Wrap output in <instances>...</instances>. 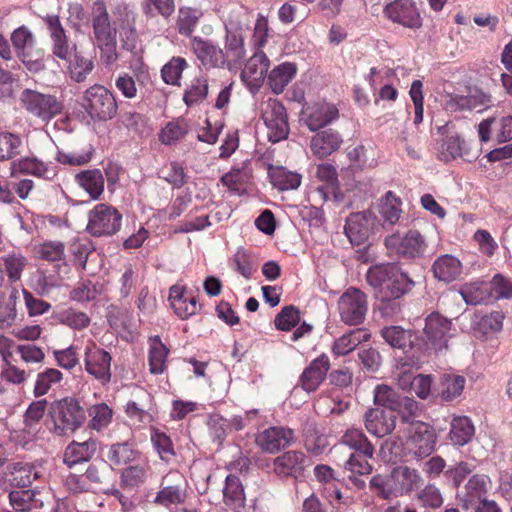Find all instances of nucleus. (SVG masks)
<instances>
[{
	"label": "nucleus",
	"mask_w": 512,
	"mask_h": 512,
	"mask_svg": "<svg viewBox=\"0 0 512 512\" xmlns=\"http://www.w3.org/2000/svg\"><path fill=\"white\" fill-rule=\"evenodd\" d=\"M93 33L95 43L101 52V60L111 65L118 59L117 31L123 41V48L133 50L135 48L136 32L131 27L128 15H122L120 12L113 13V18L109 16L103 2L95 3L94 15L92 19Z\"/></svg>",
	"instance_id": "1"
},
{
	"label": "nucleus",
	"mask_w": 512,
	"mask_h": 512,
	"mask_svg": "<svg viewBox=\"0 0 512 512\" xmlns=\"http://www.w3.org/2000/svg\"><path fill=\"white\" fill-rule=\"evenodd\" d=\"M367 282L378 293L382 305L380 310L385 316L393 315L399 308L396 300L404 295L413 285L406 273L393 263L372 266L367 271Z\"/></svg>",
	"instance_id": "2"
},
{
	"label": "nucleus",
	"mask_w": 512,
	"mask_h": 512,
	"mask_svg": "<svg viewBox=\"0 0 512 512\" xmlns=\"http://www.w3.org/2000/svg\"><path fill=\"white\" fill-rule=\"evenodd\" d=\"M247 25V13L242 9L232 10L224 21L226 34L223 52L230 71L240 68L246 57L244 32Z\"/></svg>",
	"instance_id": "3"
},
{
	"label": "nucleus",
	"mask_w": 512,
	"mask_h": 512,
	"mask_svg": "<svg viewBox=\"0 0 512 512\" xmlns=\"http://www.w3.org/2000/svg\"><path fill=\"white\" fill-rule=\"evenodd\" d=\"M53 423L52 432L58 436L75 433L86 422V411L73 397L53 401L48 408Z\"/></svg>",
	"instance_id": "4"
},
{
	"label": "nucleus",
	"mask_w": 512,
	"mask_h": 512,
	"mask_svg": "<svg viewBox=\"0 0 512 512\" xmlns=\"http://www.w3.org/2000/svg\"><path fill=\"white\" fill-rule=\"evenodd\" d=\"M20 102L25 111L43 123L50 122L62 113L63 103L55 95L25 89L20 95Z\"/></svg>",
	"instance_id": "5"
},
{
	"label": "nucleus",
	"mask_w": 512,
	"mask_h": 512,
	"mask_svg": "<svg viewBox=\"0 0 512 512\" xmlns=\"http://www.w3.org/2000/svg\"><path fill=\"white\" fill-rule=\"evenodd\" d=\"M122 225V214L113 206L105 203L95 205L88 213L86 230L95 237L112 236Z\"/></svg>",
	"instance_id": "6"
},
{
	"label": "nucleus",
	"mask_w": 512,
	"mask_h": 512,
	"mask_svg": "<svg viewBox=\"0 0 512 512\" xmlns=\"http://www.w3.org/2000/svg\"><path fill=\"white\" fill-rule=\"evenodd\" d=\"M437 434L435 429L427 423L411 422L408 428L406 449L416 460L429 457L435 450Z\"/></svg>",
	"instance_id": "7"
},
{
	"label": "nucleus",
	"mask_w": 512,
	"mask_h": 512,
	"mask_svg": "<svg viewBox=\"0 0 512 512\" xmlns=\"http://www.w3.org/2000/svg\"><path fill=\"white\" fill-rule=\"evenodd\" d=\"M83 107L93 119L109 120L117 112L113 94L102 85H94L84 93Z\"/></svg>",
	"instance_id": "8"
},
{
	"label": "nucleus",
	"mask_w": 512,
	"mask_h": 512,
	"mask_svg": "<svg viewBox=\"0 0 512 512\" xmlns=\"http://www.w3.org/2000/svg\"><path fill=\"white\" fill-rule=\"evenodd\" d=\"M368 304L366 295L356 288L347 289L338 300V312L341 320L350 326L364 322Z\"/></svg>",
	"instance_id": "9"
},
{
	"label": "nucleus",
	"mask_w": 512,
	"mask_h": 512,
	"mask_svg": "<svg viewBox=\"0 0 512 512\" xmlns=\"http://www.w3.org/2000/svg\"><path fill=\"white\" fill-rule=\"evenodd\" d=\"M262 119L270 142L277 143L288 137L289 124L285 107L276 99H269L262 110Z\"/></svg>",
	"instance_id": "10"
},
{
	"label": "nucleus",
	"mask_w": 512,
	"mask_h": 512,
	"mask_svg": "<svg viewBox=\"0 0 512 512\" xmlns=\"http://www.w3.org/2000/svg\"><path fill=\"white\" fill-rule=\"evenodd\" d=\"M452 322L437 312L431 313L425 319L423 333L426 346L434 351H442L448 346L452 337Z\"/></svg>",
	"instance_id": "11"
},
{
	"label": "nucleus",
	"mask_w": 512,
	"mask_h": 512,
	"mask_svg": "<svg viewBox=\"0 0 512 512\" xmlns=\"http://www.w3.org/2000/svg\"><path fill=\"white\" fill-rule=\"evenodd\" d=\"M386 247L405 258L422 257L427 249L424 237L416 230H410L404 236L392 234L385 239Z\"/></svg>",
	"instance_id": "12"
},
{
	"label": "nucleus",
	"mask_w": 512,
	"mask_h": 512,
	"mask_svg": "<svg viewBox=\"0 0 512 512\" xmlns=\"http://www.w3.org/2000/svg\"><path fill=\"white\" fill-rule=\"evenodd\" d=\"M339 111L334 104L319 102L305 107L300 121L311 131L316 132L336 121Z\"/></svg>",
	"instance_id": "13"
},
{
	"label": "nucleus",
	"mask_w": 512,
	"mask_h": 512,
	"mask_svg": "<svg viewBox=\"0 0 512 512\" xmlns=\"http://www.w3.org/2000/svg\"><path fill=\"white\" fill-rule=\"evenodd\" d=\"M182 475L175 471L163 476L160 490L157 492L153 503L159 506L170 508L184 503L186 499V491L179 482Z\"/></svg>",
	"instance_id": "14"
},
{
	"label": "nucleus",
	"mask_w": 512,
	"mask_h": 512,
	"mask_svg": "<svg viewBox=\"0 0 512 512\" xmlns=\"http://www.w3.org/2000/svg\"><path fill=\"white\" fill-rule=\"evenodd\" d=\"M111 356L95 344L86 346L84 353L85 370L102 383L111 379Z\"/></svg>",
	"instance_id": "15"
},
{
	"label": "nucleus",
	"mask_w": 512,
	"mask_h": 512,
	"mask_svg": "<svg viewBox=\"0 0 512 512\" xmlns=\"http://www.w3.org/2000/svg\"><path fill=\"white\" fill-rule=\"evenodd\" d=\"M269 59L262 50L255 51L245 64L240 77L248 89L255 93L262 85L268 71Z\"/></svg>",
	"instance_id": "16"
},
{
	"label": "nucleus",
	"mask_w": 512,
	"mask_h": 512,
	"mask_svg": "<svg viewBox=\"0 0 512 512\" xmlns=\"http://www.w3.org/2000/svg\"><path fill=\"white\" fill-rule=\"evenodd\" d=\"M293 438L294 434L291 429L273 426L258 433L255 442L262 451L274 454L289 446Z\"/></svg>",
	"instance_id": "17"
},
{
	"label": "nucleus",
	"mask_w": 512,
	"mask_h": 512,
	"mask_svg": "<svg viewBox=\"0 0 512 512\" xmlns=\"http://www.w3.org/2000/svg\"><path fill=\"white\" fill-rule=\"evenodd\" d=\"M423 479L420 472L409 466L395 467L390 474V482H392V490L390 494L395 497L406 495L418 488Z\"/></svg>",
	"instance_id": "18"
},
{
	"label": "nucleus",
	"mask_w": 512,
	"mask_h": 512,
	"mask_svg": "<svg viewBox=\"0 0 512 512\" xmlns=\"http://www.w3.org/2000/svg\"><path fill=\"white\" fill-rule=\"evenodd\" d=\"M385 15L393 22L405 27L418 28L421 26V17L412 0H395L384 9Z\"/></svg>",
	"instance_id": "19"
},
{
	"label": "nucleus",
	"mask_w": 512,
	"mask_h": 512,
	"mask_svg": "<svg viewBox=\"0 0 512 512\" xmlns=\"http://www.w3.org/2000/svg\"><path fill=\"white\" fill-rule=\"evenodd\" d=\"M191 46L194 54L203 66L216 68L226 65L223 49L214 42L195 36L191 40Z\"/></svg>",
	"instance_id": "20"
},
{
	"label": "nucleus",
	"mask_w": 512,
	"mask_h": 512,
	"mask_svg": "<svg viewBox=\"0 0 512 512\" xmlns=\"http://www.w3.org/2000/svg\"><path fill=\"white\" fill-rule=\"evenodd\" d=\"M396 426V415L394 410L370 409L365 414V427L367 431L376 436L384 437L390 434Z\"/></svg>",
	"instance_id": "21"
},
{
	"label": "nucleus",
	"mask_w": 512,
	"mask_h": 512,
	"mask_svg": "<svg viewBox=\"0 0 512 512\" xmlns=\"http://www.w3.org/2000/svg\"><path fill=\"white\" fill-rule=\"evenodd\" d=\"M373 218L370 212L352 213L346 220L345 234L353 245L362 244L369 235Z\"/></svg>",
	"instance_id": "22"
},
{
	"label": "nucleus",
	"mask_w": 512,
	"mask_h": 512,
	"mask_svg": "<svg viewBox=\"0 0 512 512\" xmlns=\"http://www.w3.org/2000/svg\"><path fill=\"white\" fill-rule=\"evenodd\" d=\"M329 367L330 362L327 355L321 354L314 359L300 376L299 382L302 388L307 392L315 391L325 379Z\"/></svg>",
	"instance_id": "23"
},
{
	"label": "nucleus",
	"mask_w": 512,
	"mask_h": 512,
	"mask_svg": "<svg viewBox=\"0 0 512 512\" xmlns=\"http://www.w3.org/2000/svg\"><path fill=\"white\" fill-rule=\"evenodd\" d=\"M342 143L343 139L338 131L326 129L311 138L310 149L317 158L322 159L337 151Z\"/></svg>",
	"instance_id": "24"
},
{
	"label": "nucleus",
	"mask_w": 512,
	"mask_h": 512,
	"mask_svg": "<svg viewBox=\"0 0 512 512\" xmlns=\"http://www.w3.org/2000/svg\"><path fill=\"white\" fill-rule=\"evenodd\" d=\"M20 172L24 174H31L36 177L44 179H53L56 174V167L50 164H46L34 157H24L11 163L12 175Z\"/></svg>",
	"instance_id": "25"
},
{
	"label": "nucleus",
	"mask_w": 512,
	"mask_h": 512,
	"mask_svg": "<svg viewBox=\"0 0 512 512\" xmlns=\"http://www.w3.org/2000/svg\"><path fill=\"white\" fill-rule=\"evenodd\" d=\"M305 466V456L302 452L288 451L274 460V472L283 477L300 473Z\"/></svg>",
	"instance_id": "26"
},
{
	"label": "nucleus",
	"mask_w": 512,
	"mask_h": 512,
	"mask_svg": "<svg viewBox=\"0 0 512 512\" xmlns=\"http://www.w3.org/2000/svg\"><path fill=\"white\" fill-rule=\"evenodd\" d=\"M297 73V66L292 62H284L274 67L268 74V85L275 94H280L292 81Z\"/></svg>",
	"instance_id": "27"
},
{
	"label": "nucleus",
	"mask_w": 512,
	"mask_h": 512,
	"mask_svg": "<svg viewBox=\"0 0 512 512\" xmlns=\"http://www.w3.org/2000/svg\"><path fill=\"white\" fill-rule=\"evenodd\" d=\"M75 181L93 200L99 199L104 191V177L99 169L81 171L75 175Z\"/></svg>",
	"instance_id": "28"
},
{
	"label": "nucleus",
	"mask_w": 512,
	"mask_h": 512,
	"mask_svg": "<svg viewBox=\"0 0 512 512\" xmlns=\"http://www.w3.org/2000/svg\"><path fill=\"white\" fill-rule=\"evenodd\" d=\"M96 451V442L87 440L84 442H72L65 450L64 463L72 467L78 463L89 461Z\"/></svg>",
	"instance_id": "29"
},
{
	"label": "nucleus",
	"mask_w": 512,
	"mask_h": 512,
	"mask_svg": "<svg viewBox=\"0 0 512 512\" xmlns=\"http://www.w3.org/2000/svg\"><path fill=\"white\" fill-rule=\"evenodd\" d=\"M370 334L364 329H353L337 338L332 346L336 356H345L352 352L359 344L368 341Z\"/></svg>",
	"instance_id": "30"
},
{
	"label": "nucleus",
	"mask_w": 512,
	"mask_h": 512,
	"mask_svg": "<svg viewBox=\"0 0 512 512\" xmlns=\"http://www.w3.org/2000/svg\"><path fill=\"white\" fill-rule=\"evenodd\" d=\"M28 264V259L19 251H11L0 257V268L10 282L19 281Z\"/></svg>",
	"instance_id": "31"
},
{
	"label": "nucleus",
	"mask_w": 512,
	"mask_h": 512,
	"mask_svg": "<svg viewBox=\"0 0 512 512\" xmlns=\"http://www.w3.org/2000/svg\"><path fill=\"white\" fill-rule=\"evenodd\" d=\"M432 269L438 280L451 282L461 274L462 265L456 257L446 254L435 260Z\"/></svg>",
	"instance_id": "32"
},
{
	"label": "nucleus",
	"mask_w": 512,
	"mask_h": 512,
	"mask_svg": "<svg viewBox=\"0 0 512 512\" xmlns=\"http://www.w3.org/2000/svg\"><path fill=\"white\" fill-rule=\"evenodd\" d=\"M449 437L457 446L466 445L474 436L475 428L471 419L467 416H456L450 424Z\"/></svg>",
	"instance_id": "33"
},
{
	"label": "nucleus",
	"mask_w": 512,
	"mask_h": 512,
	"mask_svg": "<svg viewBox=\"0 0 512 512\" xmlns=\"http://www.w3.org/2000/svg\"><path fill=\"white\" fill-rule=\"evenodd\" d=\"M53 40V53L61 59H68L70 48L58 16H48L46 20Z\"/></svg>",
	"instance_id": "34"
},
{
	"label": "nucleus",
	"mask_w": 512,
	"mask_h": 512,
	"mask_svg": "<svg viewBox=\"0 0 512 512\" xmlns=\"http://www.w3.org/2000/svg\"><path fill=\"white\" fill-rule=\"evenodd\" d=\"M340 442L350 449L355 450V452H361L367 456H374L375 449L361 429H347L342 435Z\"/></svg>",
	"instance_id": "35"
},
{
	"label": "nucleus",
	"mask_w": 512,
	"mask_h": 512,
	"mask_svg": "<svg viewBox=\"0 0 512 512\" xmlns=\"http://www.w3.org/2000/svg\"><path fill=\"white\" fill-rule=\"evenodd\" d=\"M202 16L203 12L201 9L180 7L176 20V29L178 33L187 37L191 36Z\"/></svg>",
	"instance_id": "36"
},
{
	"label": "nucleus",
	"mask_w": 512,
	"mask_h": 512,
	"mask_svg": "<svg viewBox=\"0 0 512 512\" xmlns=\"http://www.w3.org/2000/svg\"><path fill=\"white\" fill-rule=\"evenodd\" d=\"M269 177L273 187L280 191L295 190L301 184V175L283 167L269 169Z\"/></svg>",
	"instance_id": "37"
},
{
	"label": "nucleus",
	"mask_w": 512,
	"mask_h": 512,
	"mask_svg": "<svg viewBox=\"0 0 512 512\" xmlns=\"http://www.w3.org/2000/svg\"><path fill=\"white\" fill-rule=\"evenodd\" d=\"M223 500L227 506L240 508L244 506L245 494L242 483L235 475H228L223 488Z\"/></svg>",
	"instance_id": "38"
},
{
	"label": "nucleus",
	"mask_w": 512,
	"mask_h": 512,
	"mask_svg": "<svg viewBox=\"0 0 512 512\" xmlns=\"http://www.w3.org/2000/svg\"><path fill=\"white\" fill-rule=\"evenodd\" d=\"M37 477L38 473L30 463L16 462L11 465L9 480L14 486L28 487Z\"/></svg>",
	"instance_id": "39"
},
{
	"label": "nucleus",
	"mask_w": 512,
	"mask_h": 512,
	"mask_svg": "<svg viewBox=\"0 0 512 512\" xmlns=\"http://www.w3.org/2000/svg\"><path fill=\"white\" fill-rule=\"evenodd\" d=\"M381 336L393 348L404 350L412 344V331L401 326H387L381 330Z\"/></svg>",
	"instance_id": "40"
},
{
	"label": "nucleus",
	"mask_w": 512,
	"mask_h": 512,
	"mask_svg": "<svg viewBox=\"0 0 512 512\" xmlns=\"http://www.w3.org/2000/svg\"><path fill=\"white\" fill-rule=\"evenodd\" d=\"M489 482V477L483 474H475L470 477L464 487L465 496L463 501L466 508H468L469 504L475 499H483L482 496L486 494Z\"/></svg>",
	"instance_id": "41"
},
{
	"label": "nucleus",
	"mask_w": 512,
	"mask_h": 512,
	"mask_svg": "<svg viewBox=\"0 0 512 512\" xmlns=\"http://www.w3.org/2000/svg\"><path fill=\"white\" fill-rule=\"evenodd\" d=\"M208 95V81L205 77L194 78L187 86L184 95V103L191 107L202 103Z\"/></svg>",
	"instance_id": "42"
},
{
	"label": "nucleus",
	"mask_w": 512,
	"mask_h": 512,
	"mask_svg": "<svg viewBox=\"0 0 512 512\" xmlns=\"http://www.w3.org/2000/svg\"><path fill=\"white\" fill-rule=\"evenodd\" d=\"M459 293L468 305H478L490 298L489 288L483 282L467 283L461 287Z\"/></svg>",
	"instance_id": "43"
},
{
	"label": "nucleus",
	"mask_w": 512,
	"mask_h": 512,
	"mask_svg": "<svg viewBox=\"0 0 512 512\" xmlns=\"http://www.w3.org/2000/svg\"><path fill=\"white\" fill-rule=\"evenodd\" d=\"M465 378L460 375L444 374L440 381V395L443 400L451 401L459 397L465 386Z\"/></svg>",
	"instance_id": "44"
},
{
	"label": "nucleus",
	"mask_w": 512,
	"mask_h": 512,
	"mask_svg": "<svg viewBox=\"0 0 512 512\" xmlns=\"http://www.w3.org/2000/svg\"><path fill=\"white\" fill-rule=\"evenodd\" d=\"M63 379L61 371L55 368H46L38 373L34 384L33 394L35 397L46 395L54 384Z\"/></svg>",
	"instance_id": "45"
},
{
	"label": "nucleus",
	"mask_w": 512,
	"mask_h": 512,
	"mask_svg": "<svg viewBox=\"0 0 512 512\" xmlns=\"http://www.w3.org/2000/svg\"><path fill=\"white\" fill-rule=\"evenodd\" d=\"M168 349L158 338H154L150 342L149 349V366L150 372L153 374H161L166 368V360Z\"/></svg>",
	"instance_id": "46"
},
{
	"label": "nucleus",
	"mask_w": 512,
	"mask_h": 512,
	"mask_svg": "<svg viewBox=\"0 0 512 512\" xmlns=\"http://www.w3.org/2000/svg\"><path fill=\"white\" fill-rule=\"evenodd\" d=\"M250 178V171L244 167L232 168L221 177V182L230 192L241 194L245 190V184Z\"/></svg>",
	"instance_id": "47"
},
{
	"label": "nucleus",
	"mask_w": 512,
	"mask_h": 512,
	"mask_svg": "<svg viewBox=\"0 0 512 512\" xmlns=\"http://www.w3.org/2000/svg\"><path fill=\"white\" fill-rule=\"evenodd\" d=\"M379 213L385 222L395 224L402 213L400 199L391 191L387 192L379 205Z\"/></svg>",
	"instance_id": "48"
},
{
	"label": "nucleus",
	"mask_w": 512,
	"mask_h": 512,
	"mask_svg": "<svg viewBox=\"0 0 512 512\" xmlns=\"http://www.w3.org/2000/svg\"><path fill=\"white\" fill-rule=\"evenodd\" d=\"M11 41L18 57H23L31 53L34 48L35 38L32 32L25 26H21L13 31Z\"/></svg>",
	"instance_id": "49"
},
{
	"label": "nucleus",
	"mask_w": 512,
	"mask_h": 512,
	"mask_svg": "<svg viewBox=\"0 0 512 512\" xmlns=\"http://www.w3.org/2000/svg\"><path fill=\"white\" fill-rule=\"evenodd\" d=\"M137 457L131 444L128 442L116 443L109 447L107 458L112 465H125L134 461Z\"/></svg>",
	"instance_id": "50"
},
{
	"label": "nucleus",
	"mask_w": 512,
	"mask_h": 512,
	"mask_svg": "<svg viewBox=\"0 0 512 512\" xmlns=\"http://www.w3.org/2000/svg\"><path fill=\"white\" fill-rule=\"evenodd\" d=\"M22 139L11 132L0 133V162L10 160L20 154Z\"/></svg>",
	"instance_id": "51"
},
{
	"label": "nucleus",
	"mask_w": 512,
	"mask_h": 512,
	"mask_svg": "<svg viewBox=\"0 0 512 512\" xmlns=\"http://www.w3.org/2000/svg\"><path fill=\"white\" fill-rule=\"evenodd\" d=\"M188 132V125L184 119H177L166 124L159 134V140L165 145L175 144Z\"/></svg>",
	"instance_id": "52"
},
{
	"label": "nucleus",
	"mask_w": 512,
	"mask_h": 512,
	"mask_svg": "<svg viewBox=\"0 0 512 512\" xmlns=\"http://www.w3.org/2000/svg\"><path fill=\"white\" fill-rule=\"evenodd\" d=\"M149 467L146 464L132 465L121 473V485L127 488H135L143 484L148 477Z\"/></svg>",
	"instance_id": "53"
},
{
	"label": "nucleus",
	"mask_w": 512,
	"mask_h": 512,
	"mask_svg": "<svg viewBox=\"0 0 512 512\" xmlns=\"http://www.w3.org/2000/svg\"><path fill=\"white\" fill-rule=\"evenodd\" d=\"M88 414L91 418L90 427L94 430L102 431L111 423L113 412L107 404L100 403L91 406Z\"/></svg>",
	"instance_id": "54"
},
{
	"label": "nucleus",
	"mask_w": 512,
	"mask_h": 512,
	"mask_svg": "<svg viewBox=\"0 0 512 512\" xmlns=\"http://www.w3.org/2000/svg\"><path fill=\"white\" fill-rule=\"evenodd\" d=\"M187 62L182 57H173L161 70L163 81L169 85H179L183 70Z\"/></svg>",
	"instance_id": "55"
},
{
	"label": "nucleus",
	"mask_w": 512,
	"mask_h": 512,
	"mask_svg": "<svg viewBox=\"0 0 512 512\" xmlns=\"http://www.w3.org/2000/svg\"><path fill=\"white\" fill-rule=\"evenodd\" d=\"M57 318L61 324L75 330H82L90 324V318L86 313L72 308L60 311Z\"/></svg>",
	"instance_id": "56"
},
{
	"label": "nucleus",
	"mask_w": 512,
	"mask_h": 512,
	"mask_svg": "<svg viewBox=\"0 0 512 512\" xmlns=\"http://www.w3.org/2000/svg\"><path fill=\"white\" fill-rule=\"evenodd\" d=\"M32 490H15L9 493L10 504L15 511L25 512L37 507Z\"/></svg>",
	"instance_id": "57"
},
{
	"label": "nucleus",
	"mask_w": 512,
	"mask_h": 512,
	"mask_svg": "<svg viewBox=\"0 0 512 512\" xmlns=\"http://www.w3.org/2000/svg\"><path fill=\"white\" fill-rule=\"evenodd\" d=\"M421 506L438 509L443 504V496L440 489L433 483L425 485L417 494Z\"/></svg>",
	"instance_id": "58"
},
{
	"label": "nucleus",
	"mask_w": 512,
	"mask_h": 512,
	"mask_svg": "<svg viewBox=\"0 0 512 512\" xmlns=\"http://www.w3.org/2000/svg\"><path fill=\"white\" fill-rule=\"evenodd\" d=\"M478 100L475 96L450 94L446 97L444 107L449 112H461L475 109Z\"/></svg>",
	"instance_id": "59"
},
{
	"label": "nucleus",
	"mask_w": 512,
	"mask_h": 512,
	"mask_svg": "<svg viewBox=\"0 0 512 512\" xmlns=\"http://www.w3.org/2000/svg\"><path fill=\"white\" fill-rule=\"evenodd\" d=\"M373 456L364 455L361 452H353L344 463V468L353 474L365 475L372 471L369 459Z\"/></svg>",
	"instance_id": "60"
},
{
	"label": "nucleus",
	"mask_w": 512,
	"mask_h": 512,
	"mask_svg": "<svg viewBox=\"0 0 512 512\" xmlns=\"http://www.w3.org/2000/svg\"><path fill=\"white\" fill-rule=\"evenodd\" d=\"M300 321L299 310L290 305L284 307L275 317L274 323L277 329L289 331Z\"/></svg>",
	"instance_id": "61"
},
{
	"label": "nucleus",
	"mask_w": 512,
	"mask_h": 512,
	"mask_svg": "<svg viewBox=\"0 0 512 512\" xmlns=\"http://www.w3.org/2000/svg\"><path fill=\"white\" fill-rule=\"evenodd\" d=\"M474 467L472 463L462 461L448 468L444 472V476L455 488H458L464 479L472 473Z\"/></svg>",
	"instance_id": "62"
},
{
	"label": "nucleus",
	"mask_w": 512,
	"mask_h": 512,
	"mask_svg": "<svg viewBox=\"0 0 512 512\" xmlns=\"http://www.w3.org/2000/svg\"><path fill=\"white\" fill-rule=\"evenodd\" d=\"M78 348L71 345L65 349L55 350L53 356L57 364L63 369H73L79 363Z\"/></svg>",
	"instance_id": "63"
},
{
	"label": "nucleus",
	"mask_w": 512,
	"mask_h": 512,
	"mask_svg": "<svg viewBox=\"0 0 512 512\" xmlns=\"http://www.w3.org/2000/svg\"><path fill=\"white\" fill-rule=\"evenodd\" d=\"M178 317L187 319L195 315L200 309V304L192 295L185 296L181 300H176L174 305L171 306Z\"/></svg>",
	"instance_id": "64"
}]
</instances>
